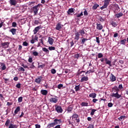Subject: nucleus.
Listing matches in <instances>:
<instances>
[{
    "label": "nucleus",
    "mask_w": 128,
    "mask_h": 128,
    "mask_svg": "<svg viewBox=\"0 0 128 128\" xmlns=\"http://www.w3.org/2000/svg\"><path fill=\"white\" fill-rule=\"evenodd\" d=\"M62 26H63L61 23H58L56 25V30H62Z\"/></svg>",
    "instance_id": "obj_4"
},
{
    "label": "nucleus",
    "mask_w": 128,
    "mask_h": 128,
    "mask_svg": "<svg viewBox=\"0 0 128 128\" xmlns=\"http://www.w3.org/2000/svg\"><path fill=\"white\" fill-rule=\"evenodd\" d=\"M98 6H100V5H98V4H96L92 6V9L96 10V8H98Z\"/></svg>",
    "instance_id": "obj_25"
},
{
    "label": "nucleus",
    "mask_w": 128,
    "mask_h": 128,
    "mask_svg": "<svg viewBox=\"0 0 128 128\" xmlns=\"http://www.w3.org/2000/svg\"><path fill=\"white\" fill-rule=\"evenodd\" d=\"M50 102H54L56 104L58 102V97L52 98L50 99Z\"/></svg>",
    "instance_id": "obj_7"
},
{
    "label": "nucleus",
    "mask_w": 128,
    "mask_h": 128,
    "mask_svg": "<svg viewBox=\"0 0 128 128\" xmlns=\"http://www.w3.org/2000/svg\"><path fill=\"white\" fill-rule=\"evenodd\" d=\"M110 24H112V26H114V28H116V26H118V24H116V22L114 21H110Z\"/></svg>",
    "instance_id": "obj_24"
},
{
    "label": "nucleus",
    "mask_w": 128,
    "mask_h": 128,
    "mask_svg": "<svg viewBox=\"0 0 128 128\" xmlns=\"http://www.w3.org/2000/svg\"><path fill=\"white\" fill-rule=\"evenodd\" d=\"M108 4H106V3H104V4L102 6L100 7V10H104V8H108Z\"/></svg>",
    "instance_id": "obj_31"
},
{
    "label": "nucleus",
    "mask_w": 128,
    "mask_h": 128,
    "mask_svg": "<svg viewBox=\"0 0 128 128\" xmlns=\"http://www.w3.org/2000/svg\"><path fill=\"white\" fill-rule=\"evenodd\" d=\"M82 58V54H76L74 56V58H76L78 60V58Z\"/></svg>",
    "instance_id": "obj_28"
},
{
    "label": "nucleus",
    "mask_w": 128,
    "mask_h": 128,
    "mask_svg": "<svg viewBox=\"0 0 128 128\" xmlns=\"http://www.w3.org/2000/svg\"><path fill=\"white\" fill-rule=\"evenodd\" d=\"M39 8H38V6H34L32 8V12L34 13V16H36L38 12Z\"/></svg>",
    "instance_id": "obj_3"
},
{
    "label": "nucleus",
    "mask_w": 128,
    "mask_h": 128,
    "mask_svg": "<svg viewBox=\"0 0 128 128\" xmlns=\"http://www.w3.org/2000/svg\"><path fill=\"white\" fill-rule=\"evenodd\" d=\"M84 14L85 16H88V11L86 10H85L84 12Z\"/></svg>",
    "instance_id": "obj_53"
},
{
    "label": "nucleus",
    "mask_w": 128,
    "mask_h": 128,
    "mask_svg": "<svg viewBox=\"0 0 128 128\" xmlns=\"http://www.w3.org/2000/svg\"><path fill=\"white\" fill-rule=\"evenodd\" d=\"M10 124V119L7 120L5 123L6 126H8Z\"/></svg>",
    "instance_id": "obj_30"
},
{
    "label": "nucleus",
    "mask_w": 128,
    "mask_h": 128,
    "mask_svg": "<svg viewBox=\"0 0 128 128\" xmlns=\"http://www.w3.org/2000/svg\"><path fill=\"white\" fill-rule=\"evenodd\" d=\"M90 72H94V71L92 70H88L86 72V74H90Z\"/></svg>",
    "instance_id": "obj_59"
},
{
    "label": "nucleus",
    "mask_w": 128,
    "mask_h": 128,
    "mask_svg": "<svg viewBox=\"0 0 128 128\" xmlns=\"http://www.w3.org/2000/svg\"><path fill=\"white\" fill-rule=\"evenodd\" d=\"M22 102V96H20L18 98V102Z\"/></svg>",
    "instance_id": "obj_46"
},
{
    "label": "nucleus",
    "mask_w": 128,
    "mask_h": 128,
    "mask_svg": "<svg viewBox=\"0 0 128 128\" xmlns=\"http://www.w3.org/2000/svg\"><path fill=\"white\" fill-rule=\"evenodd\" d=\"M54 124H55V126H56L58 124H62V120L60 119H58V118H55L54 120Z\"/></svg>",
    "instance_id": "obj_6"
},
{
    "label": "nucleus",
    "mask_w": 128,
    "mask_h": 128,
    "mask_svg": "<svg viewBox=\"0 0 128 128\" xmlns=\"http://www.w3.org/2000/svg\"><path fill=\"white\" fill-rule=\"evenodd\" d=\"M104 56V54L102 53L98 54V58H102Z\"/></svg>",
    "instance_id": "obj_43"
},
{
    "label": "nucleus",
    "mask_w": 128,
    "mask_h": 128,
    "mask_svg": "<svg viewBox=\"0 0 128 128\" xmlns=\"http://www.w3.org/2000/svg\"><path fill=\"white\" fill-rule=\"evenodd\" d=\"M42 50L43 52H46V54H49L50 52V51L48 50V48H43Z\"/></svg>",
    "instance_id": "obj_32"
},
{
    "label": "nucleus",
    "mask_w": 128,
    "mask_h": 128,
    "mask_svg": "<svg viewBox=\"0 0 128 128\" xmlns=\"http://www.w3.org/2000/svg\"><path fill=\"white\" fill-rule=\"evenodd\" d=\"M68 112H72V106H70L67 109Z\"/></svg>",
    "instance_id": "obj_35"
},
{
    "label": "nucleus",
    "mask_w": 128,
    "mask_h": 128,
    "mask_svg": "<svg viewBox=\"0 0 128 128\" xmlns=\"http://www.w3.org/2000/svg\"><path fill=\"white\" fill-rule=\"evenodd\" d=\"M118 88L120 90H124V87L122 86V84H119Z\"/></svg>",
    "instance_id": "obj_39"
},
{
    "label": "nucleus",
    "mask_w": 128,
    "mask_h": 128,
    "mask_svg": "<svg viewBox=\"0 0 128 128\" xmlns=\"http://www.w3.org/2000/svg\"><path fill=\"white\" fill-rule=\"evenodd\" d=\"M54 42V39H52V38H50V37H48V42L52 45L53 44Z\"/></svg>",
    "instance_id": "obj_14"
},
{
    "label": "nucleus",
    "mask_w": 128,
    "mask_h": 128,
    "mask_svg": "<svg viewBox=\"0 0 128 128\" xmlns=\"http://www.w3.org/2000/svg\"><path fill=\"white\" fill-rule=\"evenodd\" d=\"M10 32H12V34H13V36H14L16 32V29L12 28L11 30H10Z\"/></svg>",
    "instance_id": "obj_19"
},
{
    "label": "nucleus",
    "mask_w": 128,
    "mask_h": 128,
    "mask_svg": "<svg viewBox=\"0 0 128 128\" xmlns=\"http://www.w3.org/2000/svg\"><path fill=\"white\" fill-rule=\"evenodd\" d=\"M17 88H20V84H18L16 85Z\"/></svg>",
    "instance_id": "obj_58"
},
{
    "label": "nucleus",
    "mask_w": 128,
    "mask_h": 128,
    "mask_svg": "<svg viewBox=\"0 0 128 128\" xmlns=\"http://www.w3.org/2000/svg\"><path fill=\"white\" fill-rule=\"evenodd\" d=\"M75 90L76 92H78V90H80V85L76 86H75Z\"/></svg>",
    "instance_id": "obj_47"
},
{
    "label": "nucleus",
    "mask_w": 128,
    "mask_h": 128,
    "mask_svg": "<svg viewBox=\"0 0 128 128\" xmlns=\"http://www.w3.org/2000/svg\"><path fill=\"white\" fill-rule=\"evenodd\" d=\"M22 46H28V43L26 42H24L22 44Z\"/></svg>",
    "instance_id": "obj_45"
},
{
    "label": "nucleus",
    "mask_w": 128,
    "mask_h": 128,
    "mask_svg": "<svg viewBox=\"0 0 128 128\" xmlns=\"http://www.w3.org/2000/svg\"><path fill=\"white\" fill-rule=\"evenodd\" d=\"M76 16L78 18H80V16H84V14L82 12H81L80 14H76Z\"/></svg>",
    "instance_id": "obj_41"
},
{
    "label": "nucleus",
    "mask_w": 128,
    "mask_h": 128,
    "mask_svg": "<svg viewBox=\"0 0 128 128\" xmlns=\"http://www.w3.org/2000/svg\"><path fill=\"white\" fill-rule=\"evenodd\" d=\"M82 106H88V103L86 102H82L80 104Z\"/></svg>",
    "instance_id": "obj_27"
},
{
    "label": "nucleus",
    "mask_w": 128,
    "mask_h": 128,
    "mask_svg": "<svg viewBox=\"0 0 128 128\" xmlns=\"http://www.w3.org/2000/svg\"><path fill=\"white\" fill-rule=\"evenodd\" d=\"M114 106V104H112V102H109L108 104V108H112V106Z\"/></svg>",
    "instance_id": "obj_49"
},
{
    "label": "nucleus",
    "mask_w": 128,
    "mask_h": 128,
    "mask_svg": "<svg viewBox=\"0 0 128 128\" xmlns=\"http://www.w3.org/2000/svg\"><path fill=\"white\" fill-rule=\"evenodd\" d=\"M40 92L43 96H46L48 94V90H41Z\"/></svg>",
    "instance_id": "obj_21"
},
{
    "label": "nucleus",
    "mask_w": 128,
    "mask_h": 128,
    "mask_svg": "<svg viewBox=\"0 0 128 128\" xmlns=\"http://www.w3.org/2000/svg\"><path fill=\"white\" fill-rule=\"evenodd\" d=\"M56 126V124H54V122H52L48 125V128H54Z\"/></svg>",
    "instance_id": "obj_26"
},
{
    "label": "nucleus",
    "mask_w": 128,
    "mask_h": 128,
    "mask_svg": "<svg viewBox=\"0 0 128 128\" xmlns=\"http://www.w3.org/2000/svg\"><path fill=\"white\" fill-rule=\"evenodd\" d=\"M80 33L78 32H75V36L74 38V40H76V42H78V40H80Z\"/></svg>",
    "instance_id": "obj_8"
},
{
    "label": "nucleus",
    "mask_w": 128,
    "mask_h": 128,
    "mask_svg": "<svg viewBox=\"0 0 128 128\" xmlns=\"http://www.w3.org/2000/svg\"><path fill=\"white\" fill-rule=\"evenodd\" d=\"M51 72L52 74H56V70L54 69H52L51 70Z\"/></svg>",
    "instance_id": "obj_50"
},
{
    "label": "nucleus",
    "mask_w": 128,
    "mask_h": 128,
    "mask_svg": "<svg viewBox=\"0 0 128 128\" xmlns=\"http://www.w3.org/2000/svg\"><path fill=\"white\" fill-rule=\"evenodd\" d=\"M2 46H8V44H10V43L8 42H6L2 43Z\"/></svg>",
    "instance_id": "obj_37"
},
{
    "label": "nucleus",
    "mask_w": 128,
    "mask_h": 128,
    "mask_svg": "<svg viewBox=\"0 0 128 128\" xmlns=\"http://www.w3.org/2000/svg\"><path fill=\"white\" fill-rule=\"evenodd\" d=\"M20 107L18 106L15 110L14 112V114H13V116H15L16 114H18V112H20Z\"/></svg>",
    "instance_id": "obj_12"
},
{
    "label": "nucleus",
    "mask_w": 128,
    "mask_h": 128,
    "mask_svg": "<svg viewBox=\"0 0 128 128\" xmlns=\"http://www.w3.org/2000/svg\"><path fill=\"white\" fill-rule=\"evenodd\" d=\"M32 54L34 56H38V52L36 51H34L33 52Z\"/></svg>",
    "instance_id": "obj_42"
},
{
    "label": "nucleus",
    "mask_w": 128,
    "mask_h": 128,
    "mask_svg": "<svg viewBox=\"0 0 128 128\" xmlns=\"http://www.w3.org/2000/svg\"><path fill=\"white\" fill-rule=\"evenodd\" d=\"M10 4L11 6H16V0H10Z\"/></svg>",
    "instance_id": "obj_18"
},
{
    "label": "nucleus",
    "mask_w": 128,
    "mask_h": 128,
    "mask_svg": "<svg viewBox=\"0 0 128 128\" xmlns=\"http://www.w3.org/2000/svg\"><path fill=\"white\" fill-rule=\"evenodd\" d=\"M96 112V109H92V112H90V115L91 116H94V112Z\"/></svg>",
    "instance_id": "obj_38"
},
{
    "label": "nucleus",
    "mask_w": 128,
    "mask_h": 128,
    "mask_svg": "<svg viewBox=\"0 0 128 128\" xmlns=\"http://www.w3.org/2000/svg\"><path fill=\"white\" fill-rule=\"evenodd\" d=\"M36 128H40V125L38 124H35Z\"/></svg>",
    "instance_id": "obj_60"
},
{
    "label": "nucleus",
    "mask_w": 128,
    "mask_h": 128,
    "mask_svg": "<svg viewBox=\"0 0 128 128\" xmlns=\"http://www.w3.org/2000/svg\"><path fill=\"white\" fill-rule=\"evenodd\" d=\"M90 98H96V94L93 92L89 94Z\"/></svg>",
    "instance_id": "obj_20"
},
{
    "label": "nucleus",
    "mask_w": 128,
    "mask_h": 128,
    "mask_svg": "<svg viewBox=\"0 0 128 128\" xmlns=\"http://www.w3.org/2000/svg\"><path fill=\"white\" fill-rule=\"evenodd\" d=\"M98 100L94 98V99L92 100V102H94V104H96V102H98Z\"/></svg>",
    "instance_id": "obj_57"
},
{
    "label": "nucleus",
    "mask_w": 128,
    "mask_h": 128,
    "mask_svg": "<svg viewBox=\"0 0 128 128\" xmlns=\"http://www.w3.org/2000/svg\"><path fill=\"white\" fill-rule=\"evenodd\" d=\"M112 98H116L118 99L122 98V94H118V92H116V93H112L111 94Z\"/></svg>",
    "instance_id": "obj_2"
},
{
    "label": "nucleus",
    "mask_w": 128,
    "mask_h": 128,
    "mask_svg": "<svg viewBox=\"0 0 128 128\" xmlns=\"http://www.w3.org/2000/svg\"><path fill=\"white\" fill-rule=\"evenodd\" d=\"M126 39H124L122 40L120 42V44H126Z\"/></svg>",
    "instance_id": "obj_34"
},
{
    "label": "nucleus",
    "mask_w": 128,
    "mask_h": 128,
    "mask_svg": "<svg viewBox=\"0 0 128 128\" xmlns=\"http://www.w3.org/2000/svg\"><path fill=\"white\" fill-rule=\"evenodd\" d=\"M12 26H13V28H16V22H13L12 23Z\"/></svg>",
    "instance_id": "obj_54"
},
{
    "label": "nucleus",
    "mask_w": 128,
    "mask_h": 128,
    "mask_svg": "<svg viewBox=\"0 0 128 128\" xmlns=\"http://www.w3.org/2000/svg\"><path fill=\"white\" fill-rule=\"evenodd\" d=\"M28 61L29 62H32V58H29L28 60Z\"/></svg>",
    "instance_id": "obj_61"
},
{
    "label": "nucleus",
    "mask_w": 128,
    "mask_h": 128,
    "mask_svg": "<svg viewBox=\"0 0 128 128\" xmlns=\"http://www.w3.org/2000/svg\"><path fill=\"white\" fill-rule=\"evenodd\" d=\"M113 90H114V92H120V89H118V86H114L113 88Z\"/></svg>",
    "instance_id": "obj_36"
},
{
    "label": "nucleus",
    "mask_w": 128,
    "mask_h": 128,
    "mask_svg": "<svg viewBox=\"0 0 128 128\" xmlns=\"http://www.w3.org/2000/svg\"><path fill=\"white\" fill-rule=\"evenodd\" d=\"M42 80V76H40L35 80V82H36V84H40Z\"/></svg>",
    "instance_id": "obj_11"
},
{
    "label": "nucleus",
    "mask_w": 128,
    "mask_h": 128,
    "mask_svg": "<svg viewBox=\"0 0 128 128\" xmlns=\"http://www.w3.org/2000/svg\"><path fill=\"white\" fill-rule=\"evenodd\" d=\"M124 16V14L122 12H119L118 14H116L114 15L115 18H120L121 16Z\"/></svg>",
    "instance_id": "obj_15"
},
{
    "label": "nucleus",
    "mask_w": 128,
    "mask_h": 128,
    "mask_svg": "<svg viewBox=\"0 0 128 128\" xmlns=\"http://www.w3.org/2000/svg\"><path fill=\"white\" fill-rule=\"evenodd\" d=\"M19 70L20 72H24V68H22V67H20L19 68Z\"/></svg>",
    "instance_id": "obj_55"
},
{
    "label": "nucleus",
    "mask_w": 128,
    "mask_h": 128,
    "mask_svg": "<svg viewBox=\"0 0 128 128\" xmlns=\"http://www.w3.org/2000/svg\"><path fill=\"white\" fill-rule=\"evenodd\" d=\"M104 26H102V24H96V29L98 30H102Z\"/></svg>",
    "instance_id": "obj_10"
},
{
    "label": "nucleus",
    "mask_w": 128,
    "mask_h": 128,
    "mask_svg": "<svg viewBox=\"0 0 128 128\" xmlns=\"http://www.w3.org/2000/svg\"><path fill=\"white\" fill-rule=\"evenodd\" d=\"M40 30V26L36 27L34 28V34H37L38 32V30Z\"/></svg>",
    "instance_id": "obj_17"
},
{
    "label": "nucleus",
    "mask_w": 128,
    "mask_h": 128,
    "mask_svg": "<svg viewBox=\"0 0 128 128\" xmlns=\"http://www.w3.org/2000/svg\"><path fill=\"white\" fill-rule=\"evenodd\" d=\"M104 60L106 64H108L110 66H112V61L108 60V58H104Z\"/></svg>",
    "instance_id": "obj_16"
},
{
    "label": "nucleus",
    "mask_w": 128,
    "mask_h": 128,
    "mask_svg": "<svg viewBox=\"0 0 128 128\" xmlns=\"http://www.w3.org/2000/svg\"><path fill=\"white\" fill-rule=\"evenodd\" d=\"M56 110L58 113H62V108L60 106H56Z\"/></svg>",
    "instance_id": "obj_5"
},
{
    "label": "nucleus",
    "mask_w": 128,
    "mask_h": 128,
    "mask_svg": "<svg viewBox=\"0 0 128 128\" xmlns=\"http://www.w3.org/2000/svg\"><path fill=\"white\" fill-rule=\"evenodd\" d=\"M78 32L79 33L80 36H81L82 38H84V34H86V30L84 28L79 30Z\"/></svg>",
    "instance_id": "obj_1"
},
{
    "label": "nucleus",
    "mask_w": 128,
    "mask_h": 128,
    "mask_svg": "<svg viewBox=\"0 0 128 128\" xmlns=\"http://www.w3.org/2000/svg\"><path fill=\"white\" fill-rule=\"evenodd\" d=\"M110 0H104V4H110Z\"/></svg>",
    "instance_id": "obj_52"
},
{
    "label": "nucleus",
    "mask_w": 128,
    "mask_h": 128,
    "mask_svg": "<svg viewBox=\"0 0 128 128\" xmlns=\"http://www.w3.org/2000/svg\"><path fill=\"white\" fill-rule=\"evenodd\" d=\"M110 80L111 82H116V76H114L112 74H111L110 76Z\"/></svg>",
    "instance_id": "obj_9"
},
{
    "label": "nucleus",
    "mask_w": 128,
    "mask_h": 128,
    "mask_svg": "<svg viewBox=\"0 0 128 128\" xmlns=\"http://www.w3.org/2000/svg\"><path fill=\"white\" fill-rule=\"evenodd\" d=\"M49 50H56V48L54 46H50L48 48Z\"/></svg>",
    "instance_id": "obj_44"
},
{
    "label": "nucleus",
    "mask_w": 128,
    "mask_h": 128,
    "mask_svg": "<svg viewBox=\"0 0 128 128\" xmlns=\"http://www.w3.org/2000/svg\"><path fill=\"white\" fill-rule=\"evenodd\" d=\"M74 12V10L73 8H69L68 11V14H72V12Z\"/></svg>",
    "instance_id": "obj_22"
},
{
    "label": "nucleus",
    "mask_w": 128,
    "mask_h": 128,
    "mask_svg": "<svg viewBox=\"0 0 128 128\" xmlns=\"http://www.w3.org/2000/svg\"><path fill=\"white\" fill-rule=\"evenodd\" d=\"M1 68L2 70H6V64L4 63H2L1 64Z\"/></svg>",
    "instance_id": "obj_29"
},
{
    "label": "nucleus",
    "mask_w": 128,
    "mask_h": 128,
    "mask_svg": "<svg viewBox=\"0 0 128 128\" xmlns=\"http://www.w3.org/2000/svg\"><path fill=\"white\" fill-rule=\"evenodd\" d=\"M96 42H98V44H100V38L98 37L96 38Z\"/></svg>",
    "instance_id": "obj_56"
},
{
    "label": "nucleus",
    "mask_w": 128,
    "mask_h": 128,
    "mask_svg": "<svg viewBox=\"0 0 128 128\" xmlns=\"http://www.w3.org/2000/svg\"><path fill=\"white\" fill-rule=\"evenodd\" d=\"M29 66H30V68H35L34 65V62L32 63V64H30Z\"/></svg>",
    "instance_id": "obj_48"
},
{
    "label": "nucleus",
    "mask_w": 128,
    "mask_h": 128,
    "mask_svg": "<svg viewBox=\"0 0 128 128\" xmlns=\"http://www.w3.org/2000/svg\"><path fill=\"white\" fill-rule=\"evenodd\" d=\"M62 86H64V85H62V84H60L58 85V88H59V90H60V88H62Z\"/></svg>",
    "instance_id": "obj_51"
},
{
    "label": "nucleus",
    "mask_w": 128,
    "mask_h": 128,
    "mask_svg": "<svg viewBox=\"0 0 128 128\" xmlns=\"http://www.w3.org/2000/svg\"><path fill=\"white\" fill-rule=\"evenodd\" d=\"M72 118H78V115L77 114H74L72 116Z\"/></svg>",
    "instance_id": "obj_40"
},
{
    "label": "nucleus",
    "mask_w": 128,
    "mask_h": 128,
    "mask_svg": "<svg viewBox=\"0 0 128 128\" xmlns=\"http://www.w3.org/2000/svg\"><path fill=\"white\" fill-rule=\"evenodd\" d=\"M99 20H100V22H104V18L101 17L100 18Z\"/></svg>",
    "instance_id": "obj_62"
},
{
    "label": "nucleus",
    "mask_w": 128,
    "mask_h": 128,
    "mask_svg": "<svg viewBox=\"0 0 128 128\" xmlns=\"http://www.w3.org/2000/svg\"><path fill=\"white\" fill-rule=\"evenodd\" d=\"M88 76H83L80 82H88Z\"/></svg>",
    "instance_id": "obj_13"
},
{
    "label": "nucleus",
    "mask_w": 128,
    "mask_h": 128,
    "mask_svg": "<svg viewBox=\"0 0 128 128\" xmlns=\"http://www.w3.org/2000/svg\"><path fill=\"white\" fill-rule=\"evenodd\" d=\"M118 36V33H115L114 35V38H116Z\"/></svg>",
    "instance_id": "obj_64"
},
{
    "label": "nucleus",
    "mask_w": 128,
    "mask_h": 128,
    "mask_svg": "<svg viewBox=\"0 0 128 128\" xmlns=\"http://www.w3.org/2000/svg\"><path fill=\"white\" fill-rule=\"evenodd\" d=\"M124 118H126V116H122L119 118H118L119 120H124Z\"/></svg>",
    "instance_id": "obj_33"
},
{
    "label": "nucleus",
    "mask_w": 128,
    "mask_h": 128,
    "mask_svg": "<svg viewBox=\"0 0 128 128\" xmlns=\"http://www.w3.org/2000/svg\"><path fill=\"white\" fill-rule=\"evenodd\" d=\"M87 40H88V39L86 38H82V39L81 40V44H84L86 42H87Z\"/></svg>",
    "instance_id": "obj_23"
},
{
    "label": "nucleus",
    "mask_w": 128,
    "mask_h": 128,
    "mask_svg": "<svg viewBox=\"0 0 128 128\" xmlns=\"http://www.w3.org/2000/svg\"><path fill=\"white\" fill-rule=\"evenodd\" d=\"M115 8H116V10H120V7L118 6V5H116Z\"/></svg>",
    "instance_id": "obj_63"
}]
</instances>
